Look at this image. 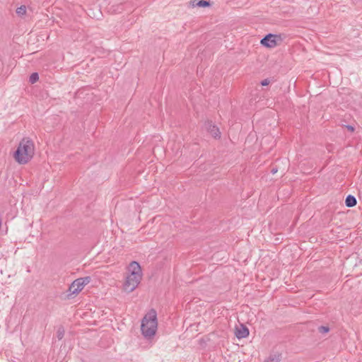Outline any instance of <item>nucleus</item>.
Instances as JSON below:
<instances>
[{"label": "nucleus", "instance_id": "nucleus-1", "mask_svg": "<svg viewBox=\"0 0 362 362\" xmlns=\"http://www.w3.org/2000/svg\"><path fill=\"white\" fill-rule=\"evenodd\" d=\"M34 153L33 141L29 138H23L14 152L13 157L19 164H26L32 159Z\"/></svg>", "mask_w": 362, "mask_h": 362}, {"label": "nucleus", "instance_id": "nucleus-2", "mask_svg": "<svg viewBox=\"0 0 362 362\" xmlns=\"http://www.w3.org/2000/svg\"><path fill=\"white\" fill-rule=\"evenodd\" d=\"M129 269L131 274L127 276L124 289L131 293L138 286L141 280V269L137 262L133 261L130 263Z\"/></svg>", "mask_w": 362, "mask_h": 362}, {"label": "nucleus", "instance_id": "nucleus-3", "mask_svg": "<svg viewBox=\"0 0 362 362\" xmlns=\"http://www.w3.org/2000/svg\"><path fill=\"white\" fill-rule=\"evenodd\" d=\"M158 327L157 313L151 309L141 321V330L145 337H151L155 335Z\"/></svg>", "mask_w": 362, "mask_h": 362}, {"label": "nucleus", "instance_id": "nucleus-4", "mask_svg": "<svg viewBox=\"0 0 362 362\" xmlns=\"http://www.w3.org/2000/svg\"><path fill=\"white\" fill-rule=\"evenodd\" d=\"M90 276H86L74 280L69 286V291L73 294L78 293L86 285L90 283Z\"/></svg>", "mask_w": 362, "mask_h": 362}, {"label": "nucleus", "instance_id": "nucleus-5", "mask_svg": "<svg viewBox=\"0 0 362 362\" xmlns=\"http://www.w3.org/2000/svg\"><path fill=\"white\" fill-rule=\"evenodd\" d=\"M281 40V35L269 33L260 40V43L265 47L273 48L275 47L278 45V42Z\"/></svg>", "mask_w": 362, "mask_h": 362}, {"label": "nucleus", "instance_id": "nucleus-6", "mask_svg": "<svg viewBox=\"0 0 362 362\" xmlns=\"http://www.w3.org/2000/svg\"><path fill=\"white\" fill-rule=\"evenodd\" d=\"M205 128L207 132L214 138V139H220L221 138V132L217 126L214 124L212 122L207 121L204 124Z\"/></svg>", "mask_w": 362, "mask_h": 362}, {"label": "nucleus", "instance_id": "nucleus-7", "mask_svg": "<svg viewBox=\"0 0 362 362\" xmlns=\"http://www.w3.org/2000/svg\"><path fill=\"white\" fill-rule=\"evenodd\" d=\"M236 337L238 339L245 338L249 335V329L243 325H241L240 328L236 329Z\"/></svg>", "mask_w": 362, "mask_h": 362}, {"label": "nucleus", "instance_id": "nucleus-8", "mask_svg": "<svg viewBox=\"0 0 362 362\" xmlns=\"http://www.w3.org/2000/svg\"><path fill=\"white\" fill-rule=\"evenodd\" d=\"M357 204L356 199L353 195H348L345 199V204L347 207L355 206Z\"/></svg>", "mask_w": 362, "mask_h": 362}, {"label": "nucleus", "instance_id": "nucleus-9", "mask_svg": "<svg viewBox=\"0 0 362 362\" xmlns=\"http://www.w3.org/2000/svg\"><path fill=\"white\" fill-rule=\"evenodd\" d=\"M191 3H192V6L196 5L199 7H206L210 5V1L206 0H199L198 1H197V0H193L191 1Z\"/></svg>", "mask_w": 362, "mask_h": 362}, {"label": "nucleus", "instance_id": "nucleus-10", "mask_svg": "<svg viewBox=\"0 0 362 362\" xmlns=\"http://www.w3.org/2000/svg\"><path fill=\"white\" fill-rule=\"evenodd\" d=\"M281 358V354L279 353L271 354L267 361L269 362H280Z\"/></svg>", "mask_w": 362, "mask_h": 362}, {"label": "nucleus", "instance_id": "nucleus-11", "mask_svg": "<svg viewBox=\"0 0 362 362\" xmlns=\"http://www.w3.org/2000/svg\"><path fill=\"white\" fill-rule=\"evenodd\" d=\"M65 330L63 326H59L57 329V337L59 340H61L64 336Z\"/></svg>", "mask_w": 362, "mask_h": 362}, {"label": "nucleus", "instance_id": "nucleus-12", "mask_svg": "<svg viewBox=\"0 0 362 362\" xmlns=\"http://www.w3.org/2000/svg\"><path fill=\"white\" fill-rule=\"evenodd\" d=\"M39 80V75L37 73H33L29 78V82L32 84L36 83Z\"/></svg>", "mask_w": 362, "mask_h": 362}, {"label": "nucleus", "instance_id": "nucleus-13", "mask_svg": "<svg viewBox=\"0 0 362 362\" xmlns=\"http://www.w3.org/2000/svg\"><path fill=\"white\" fill-rule=\"evenodd\" d=\"M26 13V7L25 6H21L20 7H18L17 9H16V13L20 16H22L23 15H25Z\"/></svg>", "mask_w": 362, "mask_h": 362}, {"label": "nucleus", "instance_id": "nucleus-14", "mask_svg": "<svg viewBox=\"0 0 362 362\" xmlns=\"http://www.w3.org/2000/svg\"><path fill=\"white\" fill-rule=\"evenodd\" d=\"M318 330L322 334H326L329 331V328L327 326H320L319 327Z\"/></svg>", "mask_w": 362, "mask_h": 362}, {"label": "nucleus", "instance_id": "nucleus-15", "mask_svg": "<svg viewBox=\"0 0 362 362\" xmlns=\"http://www.w3.org/2000/svg\"><path fill=\"white\" fill-rule=\"evenodd\" d=\"M270 83V81L268 78L264 79L261 81V85L263 86L269 85Z\"/></svg>", "mask_w": 362, "mask_h": 362}, {"label": "nucleus", "instance_id": "nucleus-16", "mask_svg": "<svg viewBox=\"0 0 362 362\" xmlns=\"http://www.w3.org/2000/svg\"><path fill=\"white\" fill-rule=\"evenodd\" d=\"M345 127L351 132H353L354 131V127L351 125H346Z\"/></svg>", "mask_w": 362, "mask_h": 362}, {"label": "nucleus", "instance_id": "nucleus-17", "mask_svg": "<svg viewBox=\"0 0 362 362\" xmlns=\"http://www.w3.org/2000/svg\"><path fill=\"white\" fill-rule=\"evenodd\" d=\"M272 173V174H275L276 172H277V169L276 168H273L272 170H271Z\"/></svg>", "mask_w": 362, "mask_h": 362}, {"label": "nucleus", "instance_id": "nucleus-18", "mask_svg": "<svg viewBox=\"0 0 362 362\" xmlns=\"http://www.w3.org/2000/svg\"><path fill=\"white\" fill-rule=\"evenodd\" d=\"M264 362H269V361H267V360H265V361H264Z\"/></svg>", "mask_w": 362, "mask_h": 362}]
</instances>
